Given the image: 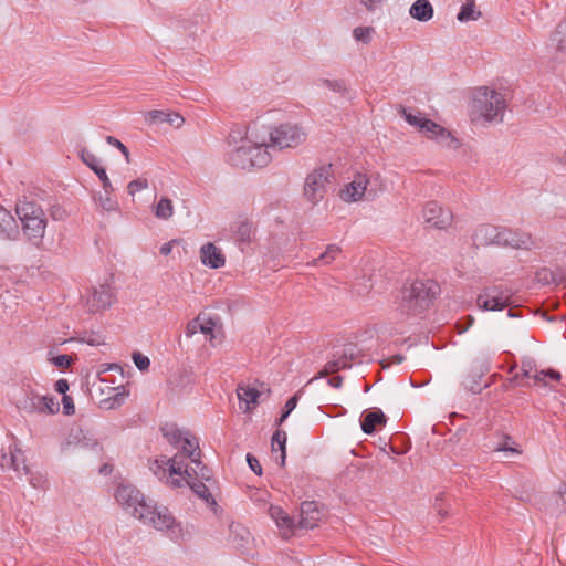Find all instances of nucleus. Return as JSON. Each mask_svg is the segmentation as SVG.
Returning a JSON list of instances; mask_svg holds the SVG:
<instances>
[{"label": "nucleus", "instance_id": "obj_2", "mask_svg": "<svg viewBox=\"0 0 566 566\" xmlns=\"http://www.w3.org/2000/svg\"><path fill=\"white\" fill-rule=\"evenodd\" d=\"M151 472L163 482L172 488L188 485L200 499L207 503L216 504L208 486L202 482L206 478L200 475V468H192L188 463H181L176 458L160 457L150 463ZM207 481L210 480L207 469Z\"/></svg>", "mask_w": 566, "mask_h": 566}, {"label": "nucleus", "instance_id": "obj_41", "mask_svg": "<svg viewBox=\"0 0 566 566\" xmlns=\"http://www.w3.org/2000/svg\"><path fill=\"white\" fill-rule=\"evenodd\" d=\"M494 451L505 452L511 457H516L521 454V450L518 449L517 444L514 441H512V439L507 436H505L503 440L497 443V446L494 448Z\"/></svg>", "mask_w": 566, "mask_h": 566}, {"label": "nucleus", "instance_id": "obj_37", "mask_svg": "<svg viewBox=\"0 0 566 566\" xmlns=\"http://www.w3.org/2000/svg\"><path fill=\"white\" fill-rule=\"evenodd\" d=\"M552 41L557 51L566 53V18L557 24Z\"/></svg>", "mask_w": 566, "mask_h": 566}, {"label": "nucleus", "instance_id": "obj_29", "mask_svg": "<svg viewBox=\"0 0 566 566\" xmlns=\"http://www.w3.org/2000/svg\"><path fill=\"white\" fill-rule=\"evenodd\" d=\"M161 431L166 440L175 448H179V444L190 432L189 430L178 428L176 424H165Z\"/></svg>", "mask_w": 566, "mask_h": 566}, {"label": "nucleus", "instance_id": "obj_45", "mask_svg": "<svg viewBox=\"0 0 566 566\" xmlns=\"http://www.w3.org/2000/svg\"><path fill=\"white\" fill-rule=\"evenodd\" d=\"M95 174L98 177L99 181L102 182L103 190L105 192H114L115 188L113 184L111 182L106 169L102 167L101 169H95Z\"/></svg>", "mask_w": 566, "mask_h": 566}, {"label": "nucleus", "instance_id": "obj_44", "mask_svg": "<svg viewBox=\"0 0 566 566\" xmlns=\"http://www.w3.org/2000/svg\"><path fill=\"white\" fill-rule=\"evenodd\" d=\"M148 186V180L146 178H137L127 185V192L134 197L137 192L147 189Z\"/></svg>", "mask_w": 566, "mask_h": 566}, {"label": "nucleus", "instance_id": "obj_27", "mask_svg": "<svg viewBox=\"0 0 566 566\" xmlns=\"http://www.w3.org/2000/svg\"><path fill=\"white\" fill-rule=\"evenodd\" d=\"M199 332L206 335L210 344L214 346V339H217L218 334L221 332L219 319L210 316H200Z\"/></svg>", "mask_w": 566, "mask_h": 566}, {"label": "nucleus", "instance_id": "obj_33", "mask_svg": "<svg viewBox=\"0 0 566 566\" xmlns=\"http://www.w3.org/2000/svg\"><path fill=\"white\" fill-rule=\"evenodd\" d=\"M286 432L283 430H276L275 433L272 437V451L276 452L280 451V464L283 467L285 464V458H286Z\"/></svg>", "mask_w": 566, "mask_h": 566}, {"label": "nucleus", "instance_id": "obj_3", "mask_svg": "<svg viewBox=\"0 0 566 566\" xmlns=\"http://www.w3.org/2000/svg\"><path fill=\"white\" fill-rule=\"evenodd\" d=\"M259 128L253 129L254 139L264 142L271 149L284 151L302 147L308 138V130L300 122L283 120L277 123H265L256 120Z\"/></svg>", "mask_w": 566, "mask_h": 566}, {"label": "nucleus", "instance_id": "obj_47", "mask_svg": "<svg viewBox=\"0 0 566 566\" xmlns=\"http://www.w3.org/2000/svg\"><path fill=\"white\" fill-rule=\"evenodd\" d=\"M133 360L139 370H147L150 366L149 358L140 353H134Z\"/></svg>", "mask_w": 566, "mask_h": 566}, {"label": "nucleus", "instance_id": "obj_38", "mask_svg": "<svg viewBox=\"0 0 566 566\" xmlns=\"http://www.w3.org/2000/svg\"><path fill=\"white\" fill-rule=\"evenodd\" d=\"M536 370H537L536 364L532 358H530V357L523 358L522 363H521V373H516L512 377L511 381H518L524 378L532 379L533 375Z\"/></svg>", "mask_w": 566, "mask_h": 566}, {"label": "nucleus", "instance_id": "obj_61", "mask_svg": "<svg viewBox=\"0 0 566 566\" xmlns=\"http://www.w3.org/2000/svg\"><path fill=\"white\" fill-rule=\"evenodd\" d=\"M52 217H53V219H63L64 211H62L60 209L53 210L52 211Z\"/></svg>", "mask_w": 566, "mask_h": 566}, {"label": "nucleus", "instance_id": "obj_1", "mask_svg": "<svg viewBox=\"0 0 566 566\" xmlns=\"http://www.w3.org/2000/svg\"><path fill=\"white\" fill-rule=\"evenodd\" d=\"M259 128L255 122L248 126H235L228 137V161L238 168L249 169L265 167L272 157L266 140L254 139L253 129Z\"/></svg>", "mask_w": 566, "mask_h": 566}, {"label": "nucleus", "instance_id": "obj_63", "mask_svg": "<svg viewBox=\"0 0 566 566\" xmlns=\"http://www.w3.org/2000/svg\"><path fill=\"white\" fill-rule=\"evenodd\" d=\"M515 365L510 368V373H512L515 369Z\"/></svg>", "mask_w": 566, "mask_h": 566}, {"label": "nucleus", "instance_id": "obj_49", "mask_svg": "<svg viewBox=\"0 0 566 566\" xmlns=\"http://www.w3.org/2000/svg\"><path fill=\"white\" fill-rule=\"evenodd\" d=\"M51 361L57 368H67L71 366L73 359L69 355H59L53 357Z\"/></svg>", "mask_w": 566, "mask_h": 566}, {"label": "nucleus", "instance_id": "obj_54", "mask_svg": "<svg viewBox=\"0 0 566 566\" xmlns=\"http://www.w3.org/2000/svg\"><path fill=\"white\" fill-rule=\"evenodd\" d=\"M359 3L368 11H375L384 0H358Z\"/></svg>", "mask_w": 566, "mask_h": 566}, {"label": "nucleus", "instance_id": "obj_25", "mask_svg": "<svg viewBox=\"0 0 566 566\" xmlns=\"http://www.w3.org/2000/svg\"><path fill=\"white\" fill-rule=\"evenodd\" d=\"M412 19L420 22H428L433 18L434 9L429 0H416L409 8Z\"/></svg>", "mask_w": 566, "mask_h": 566}, {"label": "nucleus", "instance_id": "obj_23", "mask_svg": "<svg viewBox=\"0 0 566 566\" xmlns=\"http://www.w3.org/2000/svg\"><path fill=\"white\" fill-rule=\"evenodd\" d=\"M239 407L242 411L249 412L259 403L261 392L250 386H239L238 390Z\"/></svg>", "mask_w": 566, "mask_h": 566}, {"label": "nucleus", "instance_id": "obj_43", "mask_svg": "<svg viewBox=\"0 0 566 566\" xmlns=\"http://www.w3.org/2000/svg\"><path fill=\"white\" fill-rule=\"evenodd\" d=\"M81 160L91 168L94 172L95 169H101L103 166L101 165L99 159L88 149L82 148L78 153Z\"/></svg>", "mask_w": 566, "mask_h": 566}, {"label": "nucleus", "instance_id": "obj_62", "mask_svg": "<svg viewBox=\"0 0 566 566\" xmlns=\"http://www.w3.org/2000/svg\"><path fill=\"white\" fill-rule=\"evenodd\" d=\"M101 472L104 473V474H107L108 472H111V469L108 468V465H104L102 469H101Z\"/></svg>", "mask_w": 566, "mask_h": 566}, {"label": "nucleus", "instance_id": "obj_13", "mask_svg": "<svg viewBox=\"0 0 566 566\" xmlns=\"http://www.w3.org/2000/svg\"><path fill=\"white\" fill-rule=\"evenodd\" d=\"M511 290L502 285H492L481 291L476 304L484 311H502L511 304Z\"/></svg>", "mask_w": 566, "mask_h": 566}, {"label": "nucleus", "instance_id": "obj_17", "mask_svg": "<svg viewBox=\"0 0 566 566\" xmlns=\"http://www.w3.org/2000/svg\"><path fill=\"white\" fill-rule=\"evenodd\" d=\"M65 444L66 447L73 446L74 448H78L84 451H90L95 454H99L103 450L102 446L99 444L95 436L90 431H84L82 429L72 431Z\"/></svg>", "mask_w": 566, "mask_h": 566}, {"label": "nucleus", "instance_id": "obj_50", "mask_svg": "<svg viewBox=\"0 0 566 566\" xmlns=\"http://www.w3.org/2000/svg\"><path fill=\"white\" fill-rule=\"evenodd\" d=\"M27 475H30L29 482L30 484L35 489H42L45 485V479L40 473H32L29 470V473Z\"/></svg>", "mask_w": 566, "mask_h": 566}, {"label": "nucleus", "instance_id": "obj_26", "mask_svg": "<svg viewBox=\"0 0 566 566\" xmlns=\"http://www.w3.org/2000/svg\"><path fill=\"white\" fill-rule=\"evenodd\" d=\"M145 118L150 123H169L175 127H180L185 120L178 113H165L163 111H149Z\"/></svg>", "mask_w": 566, "mask_h": 566}, {"label": "nucleus", "instance_id": "obj_28", "mask_svg": "<svg viewBox=\"0 0 566 566\" xmlns=\"http://www.w3.org/2000/svg\"><path fill=\"white\" fill-rule=\"evenodd\" d=\"M269 515L275 522L277 527L286 531L293 528V518L280 506L271 505L269 507Z\"/></svg>", "mask_w": 566, "mask_h": 566}, {"label": "nucleus", "instance_id": "obj_9", "mask_svg": "<svg viewBox=\"0 0 566 566\" xmlns=\"http://www.w3.org/2000/svg\"><path fill=\"white\" fill-rule=\"evenodd\" d=\"M439 293V285L431 280H418L406 285L401 291L403 307L408 312H421L428 307Z\"/></svg>", "mask_w": 566, "mask_h": 566}, {"label": "nucleus", "instance_id": "obj_32", "mask_svg": "<svg viewBox=\"0 0 566 566\" xmlns=\"http://www.w3.org/2000/svg\"><path fill=\"white\" fill-rule=\"evenodd\" d=\"M481 17V12L475 10V3L473 0L467 1L460 8V11L457 14V19L459 22H468L475 21Z\"/></svg>", "mask_w": 566, "mask_h": 566}, {"label": "nucleus", "instance_id": "obj_8", "mask_svg": "<svg viewBox=\"0 0 566 566\" xmlns=\"http://www.w3.org/2000/svg\"><path fill=\"white\" fill-rule=\"evenodd\" d=\"M18 410L27 415L52 416L59 412V401L49 395H40L35 390L22 388L15 397Z\"/></svg>", "mask_w": 566, "mask_h": 566}, {"label": "nucleus", "instance_id": "obj_21", "mask_svg": "<svg viewBox=\"0 0 566 566\" xmlns=\"http://www.w3.org/2000/svg\"><path fill=\"white\" fill-rule=\"evenodd\" d=\"M323 514L314 501H305L301 505L300 525L304 528H314Z\"/></svg>", "mask_w": 566, "mask_h": 566}, {"label": "nucleus", "instance_id": "obj_11", "mask_svg": "<svg viewBox=\"0 0 566 566\" xmlns=\"http://www.w3.org/2000/svg\"><path fill=\"white\" fill-rule=\"evenodd\" d=\"M140 521L160 532H166L172 538L181 536L180 524L166 506H157L150 502L145 513L140 514Z\"/></svg>", "mask_w": 566, "mask_h": 566}, {"label": "nucleus", "instance_id": "obj_6", "mask_svg": "<svg viewBox=\"0 0 566 566\" xmlns=\"http://www.w3.org/2000/svg\"><path fill=\"white\" fill-rule=\"evenodd\" d=\"M405 120L415 127L424 138L433 142L440 148L457 150L460 148V140L446 127L431 120L421 112H407L403 109Z\"/></svg>", "mask_w": 566, "mask_h": 566}, {"label": "nucleus", "instance_id": "obj_39", "mask_svg": "<svg viewBox=\"0 0 566 566\" xmlns=\"http://www.w3.org/2000/svg\"><path fill=\"white\" fill-rule=\"evenodd\" d=\"M350 364L346 356L338 357L337 359L328 361L323 370L319 371V377L325 375L334 374L340 369L349 368Z\"/></svg>", "mask_w": 566, "mask_h": 566}, {"label": "nucleus", "instance_id": "obj_48", "mask_svg": "<svg viewBox=\"0 0 566 566\" xmlns=\"http://www.w3.org/2000/svg\"><path fill=\"white\" fill-rule=\"evenodd\" d=\"M296 405H297V395H294L286 401L285 407H284L285 410L277 421L279 424H281L289 417V415L295 409Z\"/></svg>", "mask_w": 566, "mask_h": 566}, {"label": "nucleus", "instance_id": "obj_35", "mask_svg": "<svg viewBox=\"0 0 566 566\" xmlns=\"http://www.w3.org/2000/svg\"><path fill=\"white\" fill-rule=\"evenodd\" d=\"M319 85L342 96L348 93V85L343 78H322Z\"/></svg>", "mask_w": 566, "mask_h": 566}, {"label": "nucleus", "instance_id": "obj_18", "mask_svg": "<svg viewBox=\"0 0 566 566\" xmlns=\"http://www.w3.org/2000/svg\"><path fill=\"white\" fill-rule=\"evenodd\" d=\"M114 300L109 284H101L94 287L86 297V305L91 312H98L108 308Z\"/></svg>", "mask_w": 566, "mask_h": 566}, {"label": "nucleus", "instance_id": "obj_16", "mask_svg": "<svg viewBox=\"0 0 566 566\" xmlns=\"http://www.w3.org/2000/svg\"><path fill=\"white\" fill-rule=\"evenodd\" d=\"M369 178L365 174H357L350 182L344 186L339 191V197L345 202H356L363 199L365 193H371L368 190Z\"/></svg>", "mask_w": 566, "mask_h": 566}, {"label": "nucleus", "instance_id": "obj_36", "mask_svg": "<svg viewBox=\"0 0 566 566\" xmlns=\"http://www.w3.org/2000/svg\"><path fill=\"white\" fill-rule=\"evenodd\" d=\"M154 214L161 220H168L174 214V205L169 198H161L154 207Z\"/></svg>", "mask_w": 566, "mask_h": 566}, {"label": "nucleus", "instance_id": "obj_19", "mask_svg": "<svg viewBox=\"0 0 566 566\" xmlns=\"http://www.w3.org/2000/svg\"><path fill=\"white\" fill-rule=\"evenodd\" d=\"M0 467L2 469H12L20 476L29 473L24 454L15 444H11L7 452L0 453Z\"/></svg>", "mask_w": 566, "mask_h": 566}, {"label": "nucleus", "instance_id": "obj_56", "mask_svg": "<svg viewBox=\"0 0 566 566\" xmlns=\"http://www.w3.org/2000/svg\"><path fill=\"white\" fill-rule=\"evenodd\" d=\"M83 342H85L92 346H99L101 344H103L101 336L97 334H91V335L84 337Z\"/></svg>", "mask_w": 566, "mask_h": 566}, {"label": "nucleus", "instance_id": "obj_20", "mask_svg": "<svg viewBox=\"0 0 566 566\" xmlns=\"http://www.w3.org/2000/svg\"><path fill=\"white\" fill-rule=\"evenodd\" d=\"M201 263L209 269H221L226 265V255L222 250L212 242L201 245L199 251Z\"/></svg>", "mask_w": 566, "mask_h": 566}, {"label": "nucleus", "instance_id": "obj_55", "mask_svg": "<svg viewBox=\"0 0 566 566\" xmlns=\"http://www.w3.org/2000/svg\"><path fill=\"white\" fill-rule=\"evenodd\" d=\"M268 492L266 491H255L252 495H251V499L258 503V504H261V503H265L266 502V499H268Z\"/></svg>", "mask_w": 566, "mask_h": 566}, {"label": "nucleus", "instance_id": "obj_24", "mask_svg": "<svg viewBox=\"0 0 566 566\" xmlns=\"http://www.w3.org/2000/svg\"><path fill=\"white\" fill-rule=\"evenodd\" d=\"M387 418L379 409H374L365 413L360 420V427L364 433L373 434L377 426H385Z\"/></svg>", "mask_w": 566, "mask_h": 566}, {"label": "nucleus", "instance_id": "obj_34", "mask_svg": "<svg viewBox=\"0 0 566 566\" xmlns=\"http://www.w3.org/2000/svg\"><path fill=\"white\" fill-rule=\"evenodd\" d=\"M95 202L103 211L106 212H116L119 211V203L113 197V192H105L95 197Z\"/></svg>", "mask_w": 566, "mask_h": 566}, {"label": "nucleus", "instance_id": "obj_59", "mask_svg": "<svg viewBox=\"0 0 566 566\" xmlns=\"http://www.w3.org/2000/svg\"><path fill=\"white\" fill-rule=\"evenodd\" d=\"M434 507H436V510H437L438 514H439L442 518H444L446 516H448L449 511H448L446 507H443V505H442V503H441V499H439V497H437V499H436Z\"/></svg>", "mask_w": 566, "mask_h": 566}, {"label": "nucleus", "instance_id": "obj_10", "mask_svg": "<svg viewBox=\"0 0 566 566\" xmlns=\"http://www.w3.org/2000/svg\"><path fill=\"white\" fill-rule=\"evenodd\" d=\"M332 178L333 174L329 166L319 167L311 171L304 180V199L312 206L318 205L327 195Z\"/></svg>", "mask_w": 566, "mask_h": 566}, {"label": "nucleus", "instance_id": "obj_42", "mask_svg": "<svg viewBox=\"0 0 566 566\" xmlns=\"http://www.w3.org/2000/svg\"><path fill=\"white\" fill-rule=\"evenodd\" d=\"M375 29L373 27H356L353 30V36L356 41L369 44L374 38Z\"/></svg>", "mask_w": 566, "mask_h": 566}, {"label": "nucleus", "instance_id": "obj_31", "mask_svg": "<svg viewBox=\"0 0 566 566\" xmlns=\"http://www.w3.org/2000/svg\"><path fill=\"white\" fill-rule=\"evenodd\" d=\"M233 234L241 242H250L253 234V224L248 220H239L231 227Z\"/></svg>", "mask_w": 566, "mask_h": 566}, {"label": "nucleus", "instance_id": "obj_7", "mask_svg": "<svg viewBox=\"0 0 566 566\" xmlns=\"http://www.w3.org/2000/svg\"><path fill=\"white\" fill-rule=\"evenodd\" d=\"M15 213L21 221L22 231L29 242L39 247L45 234L48 219L41 206L33 201L20 200Z\"/></svg>", "mask_w": 566, "mask_h": 566}, {"label": "nucleus", "instance_id": "obj_4", "mask_svg": "<svg viewBox=\"0 0 566 566\" xmlns=\"http://www.w3.org/2000/svg\"><path fill=\"white\" fill-rule=\"evenodd\" d=\"M506 101L501 92L488 86L474 90L469 107V117L475 125L501 123L504 117Z\"/></svg>", "mask_w": 566, "mask_h": 566}, {"label": "nucleus", "instance_id": "obj_58", "mask_svg": "<svg viewBox=\"0 0 566 566\" xmlns=\"http://www.w3.org/2000/svg\"><path fill=\"white\" fill-rule=\"evenodd\" d=\"M178 241L177 240H170L166 243H164L161 247H160V253L163 255H168L171 253L172 251V248L174 245L177 243Z\"/></svg>", "mask_w": 566, "mask_h": 566}, {"label": "nucleus", "instance_id": "obj_5", "mask_svg": "<svg viewBox=\"0 0 566 566\" xmlns=\"http://www.w3.org/2000/svg\"><path fill=\"white\" fill-rule=\"evenodd\" d=\"M472 240L476 247L496 244L515 249H527L532 243L531 237L526 233L489 223L476 227Z\"/></svg>", "mask_w": 566, "mask_h": 566}, {"label": "nucleus", "instance_id": "obj_15", "mask_svg": "<svg viewBox=\"0 0 566 566\" xmlns=\"http://www.w3.org/2000/svg\"><path fill=\"white\" fill-rule=\"evenodd\" d=\"M177 449L179 452L172 458L178 457V461L181 463H185L184 458H188L190 463L195 465L193 468H200V475L208 479L206 474L207 467L200 461L199 441L197 437L189 432Z\"/></svg>", "mask_w": 566, "mask_h": 566}, {"label": "nucleus", "instance_id": "obj_12", "mask_svg": "<svg viewBox=\"0 0 566 566\" xmlns=\"http://www.w3.org/2000/svg\"><path fill=\"white\" fill-rule=\"evenodd\" d=\"M115 499L133 516L140 520V514L145 513L150 502L146 501L144 494L133 485H119L115 493Z\"/></svg>", "mask_w": 566, "mask_h": 566}, {"label": "nucleus", "instance_id": "obj_60", "mask_svg": "<svg viewBox=\"0 0 566 566\" xmlns=\"http://www.w3.org/2000/svg\"><path fill=\"white\" fill-rule=\"evenodd\" d=\"M328 384L334 388H339L342 386V378L339 376L332 377L328 379Z\"/></svg>", "mask_w": 566, "mask_h": 566}, {"label": "nucleus", "instance_id": "obj_40", "mask_svg": "<svg viewBox=\"0 0 566 566\" xmlns=\"http://www.w3.org/2000/svg\"><path fill=\"white\" fill-rule=\"evenodd\" d=\"M532 379L534 385L547 386L549 380H559L560 374L554 369L536 370Z\"/></svg>", "mask_w": 566, "mask_h": 566}, {"label": "nucleus", "instance_id": "obj_53", "mask_svg": "<svg viewBox=\"0 0 566 566\" xmlns=\"http://www.w3.org/2000/svg\"><path fill=\"white\" fill-rule=\"evenodd\" d=\"M63 409L65 415H72L75 411L74 402L71 397L63 396L62 398Z\"/></svg>", "mask_w": 566, "mask_h": 566}, {"label": "nucleus", "instance_id": "obj_52", "mask_svg": "<svg viewBox=\"0 0 566 566\" xmlns=\"http://www.w3.org/2000/svg\"><path fill=\"white\" fill-rule=\"evenodd\" d=\"M199 323H200V316H198L196 319L191 321L187 327H186V336L191 337L197 332H199Z\"/></svg>", "mask_w": 566, "mask_h": 566}, {"label": "nucleus", "instance_id": "obj_57", "mask_svg": "<svg viewBox=\"0 0 566 566\" xmlns=\"http://www.w3.org/2000/svg\"><path fill=\"white\" fill-rule=\"evenodd\" d=\"M55 390L59 392V394H62L63 396H66L65 392L69 390V382L66 379H59L56 382H55V386H54Z\"/></svg>", "mask_w": 566, "mask_h": 566}, {"label": "nucleus", "instance_id": "obj_14", "mask_svg": "<svg viewBox=\"0 0 566 566\" xmlns=\"http://www.w3.org/2000/svg\"><path fill=\"white\" fill-rule=\"evenodd\" d=\"M421 216L426 224L436 229H447L453 220L452 212L436 201H428L422 208Z\"/></svg>", "mask_w": 566, "mask_h": 566}, {"label": "nucleus", "instance_id": "obj_46", "mask_svg": "<svg viewBox=\"0 0 566 566\" xmlns=\"http://www.w3.org/2000/svg\"><path fill=\"white\" fill-rule=\"evenodd\" d=\"M106 142L108 145L117 148L124 156L127 163H129V151L128 148L117 138L113 136H107Z\"/></svg>", "mask_w": 566, "mask_h": 566}, {"label": "nucleus", "instance_id": "obj_51", "mask_svg": "<svg viewBox=\"0 0 566 566\" xmlns=\"http://www.w3.org/2000/svg\"><path fill=\"white\" fill-rule=\"evenodd\" d=\"M247 462L250 467V469L258 475H261L262 474V468H261V464L259 462V460L253 457L252 454L248 453L247 454Z\"/></svg>", "mask_w": 566, "mask_h": 566}, {"label": "nucleus", "instance_id": "obj_22", "mask_svg": "<svg viewBox=\"0 0 566 566\" xmlns=\"http://www.w3.org/2000/svg\"><path fill=\"white\" fill-rule=\"evenodd\" d=\"M0 235L4 239L15 240L19 237V227L12 213L0 205Z\"/></svg>", "mask_w": 566, "mask_h": 566}, {"label": "nucleus", "instance_id": "obj_30", "mask_svg": "<svg viewBox=\"0 0 566 566\" xmlns=\"http://www.w3.org/2000/svg\"><path fill=\"white\" fill-rule=\"evenodd\" d=\"M342 249L337 244H328L325 249V251L313 261L308 262V265L311 266H319V265H328L333 261L337 259V256L340 254Z\"/></svg>", "mask_w": 566, "mask_h": 566}]
</instances>
